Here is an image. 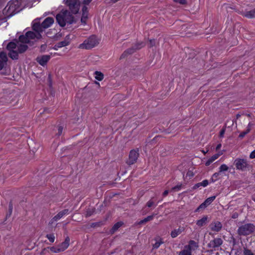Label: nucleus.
Segmentation results:
<instances>
[{
	"mask_svg": "<svg viewBox=\"0 0 255 255\" xmlns=\"http://www.w3.org/2000/svg\"><path fill=\"white\" fill-rule=\"evenodd\" d=\"M255 231V226L252 223H247L239 227L237 233L240 236H246Z\"/></svg>",
	"mask_w": 255,
	"mask_h": 255,
	"instance_id": "3",
	"label": "nucleus"
},
{
	"mask_svg": "<svg viewBox=\"0 0 255 255\" xmlns=\"http://www.w3.org/2000/svg\"><path fill=\"white\" fill-rule=\"evenodd\" d=\"M50 250L52 252L54 253H59L60 252H58V250H59V248H54V247H51L50 248Z\"/></svg>",
	"mask_w": 255,
	"mask_h": 255,
	"instance_id": "42",
	"label": "nucleus"
},
{
	"mask_svg": "<svg viewBox=\"0 0 255 255\" xmlns=\"http://www.w3.org/2000/svg\"><path fill=\"white\" fill-rule=\"evenodd\" d=\"M5 64V63L0 60V70L3 68Z\"/></svg>",
	"mask_w": 255,
	"mask_h": 255,
	"instance_id": "47",
	"label": "nucleus"
},
{
	"mask_svg": "<svg viewBox=\"0 0 255 255\" xmlns=\"http://www.w3.org/2000/svg\"><path fill=\"white\" fill-rule=\"evenodd\" d=\"M92 0H84L83 3L85 5L89 4Z\"/></svg>",
	"mask_w": 255,
	"mask_h": 255,
	"instance_id": "49",
	"label": "nucleus"
},
{
	"mask_svg": "<svg viewBox=\"0 0 255 255\" xmlns=\"http://www.w3.org/2000/svg\"><path fill=\"white\" fill-rule=\"evenodd\" d=\"M12 204L11 203H10L9 204V215H10V214H11L12 213Z\"/></svg>",
	"mask_w": 255,
	"mask_h": 255,
	"instance_id": "48",
	"label": "nucleus"
},
{
	"mask_svg": "<svg viewBox=\"0 0 255 255\" xmlns=\"http://www.w3.org/2000/svg\"><path fill=\"white\" fill-rule=\"evenodd\" d=\"M122 224L123 223L121 222H118L116 224H115L112 229L113 232H114L116 231L119 228H120L122 226Z\"/></svg>",
	"mask_w": 255,
	"mask_h": 255,
	"instance_id": "32",
	"label": "nucleus"
},
{
	"mask_svg": "<svg viewBox=\"0 0 255 255\" xmlns=\"http://www.w3.org/2000/svg\"><path fill=\"white\" fill-rule=\"evenodd\" d=\"M222 244L223 241L221 238H216L211 241L208 246L210 248L215 249L219 247Z\"/></svg>",
	"mask_w": 255,
	"mask_h": 255,
	"instance_id": "11",
	"label": "nucleus"
},
{
	"mask_svg": "<svg viewBox=\"0 0 255 255\" xmlns=\"http://www.w3.org/2000/svg\"><path fill=\"white\" fill-rule=\"evenodd\" d=\"M68 214L69 210L67 209L61 211L50 220L49 222V225L52 226L55 222L61 219L64 216L68 215Z\"/></svg>",
	"mask_w": 255,
	"mask_h": 255,
	"instance_id": "9",
	"label": "nucleus"
},
{
	"mask_svg": "<svg viewBox=\"0 0 255 255\" xmlns=\"http://www.w3.org/2000/svg\"><path fill=\"white\" fill-rule=\"evenodd\" d=\"M26 43H23L21 42L19 39V41H17V51L19 53H22L25 52L27 49V46L26 45Z\"/></svg>",
	"mask_w": 255,
	"mask_h": 255,
	"instance_id": "16",
	"label": "nucleus"
},
{
	"mask_svg": "<svg viewBox=\"0 0 255 255\" xmlns=\"http://www.w3.org/2000/svg\"><path fill=\"white\" fill-rule=\"evenodd\" d=\"M62 131H63V127L61 126L58 127V132L57 133V135L58 136H60L62 134Z\"/></svg>",
	"mask_w": 255,
	"mask_h": 255,
	"instance_id": "41",
	"label": "nucleus"
},
{
	"mask_svg": "<svg viewBox=\"0 0 255 255\" xmlns=\"http://www.w3.org/2000/svg\"><path fill=\"white\" fill-rule=\"evenodd\" d=\"M54 22V19L52 17H47L45 20L40 24L39 22H34L32 26L34 31H39L42 32L45 29L49 27Z\"/></svg>",
	"mask_w": 255,
	"mask_h": 255,
	"instance_id": "4",
	"label": "nucleus"
},
{
	"mask_svg": "<svg viewBox=\"0 0 255 255\" xmlns=\"http://www.w3.org/2000/svg\"><path fill=\"white\" fill-rule=\"evenodd\" d=\"M179 255H191V252L184 248L183 250L179 252Z\"/></svg>",
	"mask_w": 255,
	"mask_h": 255,
	"instance_id": "31",
	"label": "nucleus"
},
{
	"mask_svg": "<svg viewBox=\"0 0 255 255\" xmlns=\"http://www.w3.org/2000/svg\"><path fill=\"white\" fill-rule=\"evenodd\" d=\"M70 239L67 237L64 242L62 243L58 247L59 250L58 252H63L65 251L69 246Z\"/></svg>",
	"mask_w": 255,
	"mask_h": 255,
	"instance_id": "17",
	"label": "nucleus"
},
{
	"mask_svg": "<svg viewBox=\"0 0 255 255\" xmlns=\"http://www.w3.org/2000/svg\"><path fill=\"white\" fill-rule=\"evenodd\" d=\"M185 230V228L183 226H179L178 229H174L171 231L170 235L172 238H175L178 235L181 234Z\"/></svg>",
	"mask_w": 255,
	"mask_h": 255,
	"instance_id": "15",
	"label": "nucleus"
},
{
	"mask_svg": "<svg viewBox=\"0 0 255 255\" xmlns=\"http://www.w3.org/2000/svg\"><path fill=\"white\" fill-rule=\"evenodd\" d=\"M222 153H217L215 155H213L211 158H210L205 163V165L206 166H209L212 163L213 161H214L216 159H217Z\"/></svg>",
	"mask_w": 255,
	"mask_h": 255,
	"instance_id": "20",
	"label": "nucleus"
},
{
	"mask_svg": "<svg viewBox=\"0 0 255 255\" xmlns=\"http://www.w3.org/2000/svg\"><path fill=\"white\" fill-rule=\"evenodd\" d=\"M208 206L205 202L202 203L195 211V212H199L200 210L205 209Z\"/></svg>",
	"mask_w": 255,
	"mask_h": 255,
	"instance_id": "29",
	"label": "nucleus"
},
{
	"mask_svg": "<svg viewBox=\"0 0 255 255\" xmlns=\"http://www.w3.org/2000/svg\"><path fill=\"white\" fill-rule=\"evenodd\" d=\"M46 47V45H42L41 46V50H44Z\"/></svg>",
	"mask_w": 255,
	"mask_h": 255,
	"instance_id": "56",
	"label": "nucleus"
},
{
	"mask_svg": "<svg viewBox=\"0 0 255 255\" xmlns=\"http://www.w3.org/2000/svg\"><path fill=\"white\" fill-rule=\"evenodd\" d=\"M143 214H146V213H145L144 212H143Z\"/></svg>",
	"mask_w": 255,
	"mask_h": 255,
	"instance_id": "61",
	"label": "nucleus"
},
{
	"mask_svg": "<svg viewBox=\"0 0 255 255\" xmlns=\"http://www.w3.org/2000/svg\"><path fill=\"white\" fill-rule=\"evenodd\" d=\"M220 174V173L219 172H216V173H215L213 175H212V177L211 178V179H212V182H215V181L217 180L219 175Z\"/></svg>",
	"mask_w": 255,
	"mask_h": 255,
	"instance_id": "38",
	"label": "nucleus"
},
{
	"mask_svg": "<svg viewBox=\"0 0 255 255\" xmlns=\"http://www.w3.org/2000/svg\"><path fill=\"white\" fill-rule=\"evenodd\" d=\"M250 128H247V129L244 131V132H245L246 133V134L248 133L250 131Z\"/></svg>",
	"mask_w": 255,
	"mask_h": 255,
	"instance_id": "55",
	"label": "nucleus"
},
{
	"mask_svg": "<svg viewBox=\"0 0 255 255\" xmlns=\"http://www.w3.org/2000/svg\"><path fill=\"white\" fill-rule=\"evenodd\" d=\"M155 243L152 246L153 249H158L160 246L163 243L162 239L159 238L155 239Z\"/></svg>",
	"mask_w": 255,
	"mask_h": 255,
	"instance_id": "22",
	"label": "nucleus"
},
{
	"mask_svg": "<svg viewBox=\"0 0 255 255\" xmlns=\"http://www.w3.org/2000/svg\"><path fill=\"white\" fill-rule=\"evenodd\" d=\"M229 167L225 164H222L219 167V172L227 171Z\"/></svg>",
	"mask_w": 255,
	"mask_h": 255,
	"instance_id": "33",
	"label": "nucleus"
},
{
	"mask_svg": "<svg viewBox=\"0 0 255 255\" xmlns=\"http://www.w3.org/2000/svg\"><path fill=\"white\" fill-rule=\"evenodd\" d=\"M174 1L181 4H185L187 3V0H174Z\"/></svg>",
	"mask_w": 255,
	"mask_h": 255,
	"instance_id": "40",
	"label": "nucleus"
},
{
	"mask_svg": "<svg viewBox=\"0 0 255 255\" xmlns=\"http://www.w3.org/2000/svg\"><path fill=\"white\" fill-rule=\"evenodd\" d=\"M182 184H179L171 188V191H178L181 189Z\"/></svg>",
	"mask_w": 255,
	"mask_h": 255,
	"instance_id": "35",
	"label": "nucleus"
},
{
	"mask_svg": "<svg viewBox=\"0 0 255 255\" xmlns=\"http://www.w3.org/2000/svg\"><path fill=\"white\" fill-rule=\"evenodd\" d=\"M216 198V196H213L208 198L204 202L207 206L209 205Z\"/></svg>",
	"mask_w": 255,
	"mask_h": 255,
	"instance_id": "28",
	"label": "nucleus"
},
{
	"mask_svg": "<svg viewBox=\"0 0 255 255\" xmlns=\"http://www.w3.org/2000/svg\"><path fill=\"white\" fill-rule=\"evenodd\" d=\"M100 42L99 39L95 35H93L85 39L84 42L79 45V48L85 49H91L97 46Z\"/></svg>",
	"mask_w": 255,
	"mask_h": 255,
	"instance_id": "2",
	"label": "nucleus"
},
{
	"mask_svg": "<svg viewBox=\"0 0 255 255\" xmlns=\"http://www.w3.org/2000/svg\"><path fill=\"white\" fill-rule=\"evenodd\" d=\"M250 158L251 159L255 158V149L251 153Z\"/></svg>",
	"mask_w": 255,
	"mask_h": 255,
	"instance_id": "44",
	"label": "nucleus"
},
{
	"mask_svg": "<svg viewBox=\"0 0 255 255\" xmlns=\"http://www.w3.org/2000/svg\"><path fill=\"white\" fill-rule=\"evenodd\" d=\"M244 16L249 18H255V8L252 10L245 12L244 13Z\"/></svg>",
	"mask_w": 255,
	"mask_h": 255,
	"instance_id": "21",
	"label": "nucleus"
},
{
	"mask_svg": "<svg viewBox=\"0 0 255 255\" xmlns=\"http://www.w3.org/2000/svg\"><path fill=\"white\" fill-rule=\"evenodd\" d=\"M144 223H145V222H143V220H141L140 221H139V222H138V224H140H140H144Z\"/></svg>",
	"mask_w": 255,
	"mask_h": 255,
	"instance_id": "59",
	"label": "nucleus"
},
{
	"mask_svg": "<svg viewBox=\"0 0 255 255\" xmlns=\"http://www.w3.org/2000/svg\"><path fill=\"white\" fill-rule=\"evenodd\" d=\"M221 147V144H218L216 148V150H218L219 149H220Z\"/></svg>",
	"mask_w": 255,
	"mask_h": 255,
	"instance_id": "54",
	"label": "nucleus"
},
{
	"mask_svg": "<svg viewBox=\"0 0 255 255\" xmlns=\"http://www.w3.org/2000/svg\"><path fill=\"white\" fill-rule=\"evenodd\" d=\"M28 31L25 33V35H20L19 37V39L21 42L23 43H29L30 40L32 39H40L41 37V35L40 34L41 31Z\"/></svg>",
	"mask_w": 255,
	"mask_h": 255,
	"instance_id": "5",
	"label": "nucleus"
},
{
	"mask_svg": "<svg viewBox=\"0 0 255 255\" xmlns=\"http://www.w3.org/2000/svg\"><path fill=\"white\" fill-rule=\"evenodd\" d=\"M149 47H151L155 45V40H149Z\"/></svg>",
	"mask_w": 255,
	"mask_h": 255,
	"instance_id": "45",
	"label": "nucleus"
},
{
	"mask_svg": "<svg viewBox=\"0 0 255 255\" xmlns=\"http://www.w3.org/2000/svg\"><path fill=\"white\" fill-rule=\"evenodd\" d=\"M66 3L73 13H77L79 10V1L77 0H66Z\"/></svg>",
	"mask_w": 255,
	"mask_h": 255,
	"instance_id": "8",
	"label": "nucleus"
},
{
	"mask_svg": "<svg viewBox=\"0 0 255 255\" xmlns=\"http://www.w3.org/2000/svg\"><path fill=\"white\" fill-rule=\"evenodd\" d=\"M225 128H223L221 131H220V136H223L224 134L225 133Z\"/></svg>",
	"mask_w": 255,
	"mask_h": 255,
	"instance_id": "52",
	"label": "nucleus"
},
{
	"mask_svg": "<svg viewBox=\"0 0 255 255\" xmlns=\"http://www.w3.org/2000/svg\"><path fill=\"white\" fill-rule=\"evenodd\" d=\"M210 229L214 232H218L222 228V224L219 221L213 222L209 226Z\"/></svg>",
	"mask_w": 255,
	"mask_h": 255,
	"instance_id": "13",
	"label": "nucleus"
},
{
	"mask_svg": "<svg viewBox=\"0 0 255 255\" xmlns=\"http://www.w3.org/2000/svg\"><path fill=\"white\" fill-rule=\"evenodd\" d=\"M237 217H238V214H234L232 216V218H233V219H235V218H236Z\"/></svg>",
	"mask_w": 255,
	"mask_h": 255,
	"instance_id": "58",
	"label": "nucleus"
},
{
	"mask_svg": "<svg viewBox=\"0 0 255 255\" xmlns=\"http://www.w3.org/2000/svg\"><path fill=\"white\" fill-rule=\"evenodd\" d=\"M93 211H91L90 210H87L86 212V216L88 217L91 216L93 214Z\"/></svg>",
	"mask_w": 255,
	"mask_h": 255,
	"instance_id": "43",
	"label": "nucleus"
},
{
	"mask_svg": "<svg viewBox=\"0 0 255 255\" xmlns=\"http://www.w3.org/2000/svg\"><path fill=\"white\" fill-rule=\"evenodd\" d=\"M88 8L85 5L82 8V17L88 18Z\"/></svg>",
	"mask_w": 255,
	"mask_h": 255,
	"instance_id": "27",
	"label": "nucleus"
},
{
	"mask_svg": "<svg viewBox=\"0 0 255 255\" xmlns=\"http://www.w3.org/2000/svg\"><path fill=\"white\" fill-rule=\"evenodd\" d=\"M252 126H253V124H251V123H250L248 124L247 128H250V129L251 130V127H252Z\"/></svg>",
	"mask_w": 255,
	"mask_h": 255,
	"instance_id": "57",
	"label": "nucleus"
},
{
	"mask_svg": "<svg viewBox=\"0 0 255 255\" xmlns=\"http://www.w3.org/2000/svg\"><path fill=\"white\" fill-rule=\"evenodd\" d=\"M69 44V41H68L67 40H64L62 41H60V42L57 43L55 45V46L57 47L58 48H61L62 47L66 46L68 45Z\"/></svg>",
	"mask_w": 255,
	"mask_h": 255,
	"instance_id": "25",
	"label": "nucleus"
},
{
	"mask_svg": "<svg viewBox=\"0 0 255 255\" xmlns=\"http://www.w3.org/2000/svg\"><path fill=\"white\" fill-rule=\"evenodd\" d=\"M246 135V133L245 132L243 131V132H242L240 134V135H239V137H240V138H243V137H244Z\"/></svg>",
	"mask_w": 255,
	"mask_h": 255,
	"instance_id": "50",
	"label": "nucleus"
},
{
	"mask_svg": "<svg viewBox=\"0 0 255 255\" xmlns=\"http://www.w3.org/2000/svg\"><path fill=\"white\" fill-rule=\"evenodd\" d=\"M208 180H204L203 181H202L201 182H200V184L203 187H206L208 185Z\"/></svg>",
	"mask_w": 255,
	"mask_h": 255,
	"instance_id": "39",
	"label": "nucleus"
},
{
	"mask_svg": "<svg viewBox=\"0 0 255 255\" xmlns=\"http://www.w3.org/2000/svg\"><path fill=\"white\" fill-rule=\"evenodd\" d=\"M252 199L255 202V194L253 195Z\"/></svg>",
	"mask_w": 255,
	"mask_h": 255,
	"instance_id": "60",
	"label": "nucleus"
},
{
	"mask_svg": "<svg viewBox=\"0 0 255 255\" xmlns=\"http://www.w3.org/2000/svg\"><path fill=\"white\" fill-rule=\"evenodd\" d=\"M0 58L2 60V61L6 63L7 60V56L5 53L1 52L0 53Z\"/></svg>",
	"mask_w": 255,
	"mask_h": 255,
	"instance_id": "30",
	"label": "nucleus"
},
{
	"mask_svg": "<svg viewBox=\"0 0 255 255\" xmlns=\"http://www.w3.org/2000/svg\"><path fill=\"white\" fill-rule=\"evenodd\" d=\"M57 22L62 27L66 24H70L74 21V17L67 11H64L58 14L56 17Z\"/></svg>",
	"mask_w": 255,
	"mask_h": 255,
	"instance_id": "1",
	"label": "nucleus"
},
{
	"mask_svg": "<svg viewBox=\"0 0 255 255\" xmlns=\"http://www.w3.org/2000/svg\"><path fill=\"white\" fill-rule=\"evenodd\" d=\"M244 255H254L250 250L247 248L244 249Z\"/></svg>",
	"mask_w": 255,
	"mask_h": 255,
	"instance_id": "36",
	"label": "nucleus"
},
{
	"mask_svg": "<svg viewBox=\"0 0 255 255\" xmlns=\"http://www.w3.org/2000/svg\"><path fill=\"white\" fill-rule=\"evenodd\" d=\"M87 19V18H86L81 17V21L84 24H85L86 23Z\"/></svg>",
	"mask_w": 255,
	"mask_h": 255,
	"instance_id": "46",
	"label": "nucleus"
},
{
	"mask_svg": "<svg viewBox=\"0 0 255 255\" xmlns=\"http://www.w3.org/2000/svg\"><path fill=\"white\" fill-rule=\"evenodd\" d=\"M17 45V41L16 43L14 42H9L7 45V49L9 51L16 50Z\"/></svg>",
	"mask_w": 255,
	"mask_h": 255,
	"instance_id": "23",
	"label": "nucleus"
},
{
	"mask_svg": "<svg viewBox=\"0 0 255 255\" xmlns=\"http://www.w3.org/2000/svg\"><path fill=\"white\" fill-rule=\"evenodd\" d=\"M200 186H201V185L200 184V182H199V183H198L196 184L194 186V187H193V189H197V188H199V187H200Z\"/></svg>",
	"mask_w": 255,
	"mask_h": 255,
	"instance_id": "51",
	"label": "nucleus"
},
{
	"mask_svg": "<svg viewBox=\"0 0 255 255\" xmlns=\"http://www.w3.org/2000/svg\"><path fill=\"white\" fill-rule=\"evenodd\" d=\"M46 238L49 240V241L51 243H53L55 241V236L53 234H47L46 235Z\"/></svg>",
	"mask_w": 255,
	"mask_h": 255,
	"instance_id": "34",
	"label": "nucleus"
},
{
	"mask_svg": "<svg viewBox=\"0 0 255 255\" xmlns=\"http://www.w3.org/2000/svg\"><path fill=\"white\" fill-rule=\"evenodd\" d=\"M155 214H153L152 215L148 216L147 217L143 219V222H144L145 223H146V222H147L148 221H151L153 219V217L155 216Z\"/></svg>",
	"mask_w": 255,
	"mask_h": 255,
	"instance_id": "37",
	"label": "nucleus"
},
{
	"mask_svg": "<svg viewBox=\"0 0 255 255\" xmlns=\"http://www.w3.org/2000/svg\"><path fill=\"white\" fill-rule=\"evenodd\" d=\"M208 217L207 216H204L202 219L198 220L196 221V225L199 227H201L205 225L207 223Z\"/></svg>",
	"mask_w": 255,
	"mask_h": 255,
	"instance_id": "19",
	"label": "nucleus"
},
{
	"mask_svg": "<svg viewBox=\"0 0 255 255\" xmlns=\"http://www.w3.org/2000/svg\"><path fill=\"white\" fill-rule=\"evenodd\" d=\"M158 204V202H156V199L154 197H151L146 204V206L143 208V210L146 207L154 208Z\"/></svg>",
	"mask_w": 255,
	"mask_h": 255,
	"instance_id": "18",
	"label": "nucleus"
},
{
	"mask_svg": "<svg viewBox=\"0 0 255 255\" xmlns=\"http://www.w3.org/2000/svg\"><path fill=\"white\" fill-rule=\"evenodd\" d=\"M198 247L199 246L198 243L193 240H190L189 242L188 245L185 246V248L187 249L191 252L192 251L196 250L198 248Z\"/></svg>",
	"mask_w": 255,
	"mask_h": 255,
	"instance_id": "14",
	"label": "nucleus"
},
{
	"mask_svg": "<svg viewBox=\"0 0 255 255\" xmlns=\"http://www.w3.org/2000/svg\"><path fill=\"white\" fill-rule=\"evenodd\" d=\"M139 157V149L138 148L133 149L130 151L128 158L127 160L126 163L128 165H132L135 163L138 157Z\"/></svg>",
	"mask_w": 255,
	"mask_h": 255,
	"instance_id": "6",
	"label": "nucleus"
},
{
	"mask_svg": "<svg viewBox=\"0 0 255 255\" xmlns=\"http://www.w3.org/2000/svg\"><path fill=\"white\" fill-rule=\"evenodd\" d=\"M50 55H44L42 56H38L36 58V61L40 65L43 66L46 64V63L50 60Z\"/></svg>",
	"mask_w": 255,
	"mask_h": 255,
	"instance_id": "12",
	"label": "nucleus"
},
{
	"mask_svg": "<svg viewBox=\"0 0 255 255\" xmlns=\"http://www.w3.org/2000/svg\"><path fill=\"white\" fill-rule=\"evenodd\" d=\"M145 46V43L143 42H140L137 43L134 47L131 48H129L125 51L121 56V58H124L128 54H131L134 52V50L139 49Z\"/></svg>",
	"mask_w": 255,
	"mask_h": 255,
	"instance_id": "10",
	"label": "nucleus"
},
{
	"mask_svg": "<svg viewBox=\"0 0 255 255\" xmlns=\"http://www.w3.org/2000/svg\"><path fill=\"white\" fill-rule=\"evenodd\" d=\"M187 174H188L189 176H190V174H189V173H187Z\"/></svg>",
	"mask_w": 255,
	"mask_h": 255,
	"instance_id": "62",
	"label": "nucleus"
},
{
	"mask_svg": "<svg viewBox=\"0 0 255 255\" xmlns=\"http://www.w3.org/2000/svg\"><path fill=\"white\" fill-rule=\"evenodd\" d=\"M8 55L12 59H17L18 58V52L17 50H14L11 51H9Z\"/></svg>",
	"mask_w": 255,
	"mask_h": 255,
	"instance_id": "24",
	"label": "nucleus"
},
{
	"mask_svg": "<svg viewBox=\"0 0 255 255\" xmlns=\"http://www.w3.org/2000/svg\"><path fill=\"white\" fill-rule=\"evenodd\" d=\"M169 192H168V190H165L164 191V192L163 193V196H166L168 195Z\"/></svg>",
	"mask_w": 255,
	"mask_h": 255,
	"instance_id": "53",
	"label": "nucleus"
},
{
	"mask_svg": "<svg viewBox=\"0 0 255 255\" xmlns=\"http://www.w3.org/2000/svg\"><path fill=\"white\" fill-rule=\"evenodd\" d=\"M95 78L98 81H102L104 78V74L100 71L95 72Z\"/></svg>",
	"mask_w": 255,
	"mask_h": 255,
	"instance_id": "26",
	"label": "nucleus"
},
{
	"mask_svg": "<svg viewBox=\"0 0 255 255\" xmlns=\"http://www.w3.org/2000/svg\"><path fill=\"white\" fill-rule=\"evenodd\" d=\"M234 164L236 168L241 171L246 170L249 166L247 160L244 159L237 158L234 161Z\"/></svg>",
	"mask_w": 255,
	"mask_h": 255,
	"instance_id": "7",
	"label": "nucleus"
}]
</instances>
